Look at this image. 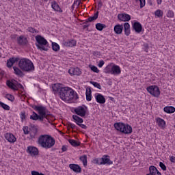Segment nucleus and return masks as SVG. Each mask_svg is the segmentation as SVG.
Segmentation results:
<instances>
[{
    "label": "nucleus",
    "instance_id": "0e129e2a",
    "mask_svg": "<svg viewBox=\"0 0 175 175\" xmlns=\"http://www.w3.org/2000/svg\"><path fill=\"white\" fill-rule=\"evenodd\" d=\"M103 5V3H102V1H100L98 3V10H99V9H100V8H102V6Z\"/></svg>",
    "mask_w": 175,
    "mask_h": 175
},
{
    "label": "nucleus",
    "instance_id": "f3484780",
    "mask_svg": "<svg viewBox=\"0 0 175 175\" xmlns=\"http://www.w3.org/2000/svg\"><path fill=\"white\" fill-rule=\"evenodd\" d=\"M17 43L19 44V46H25L27 43H28V40H27V38L24 36H21L17 38Z\"/></svg>",
    "mask_w": 175,
    "mask_h": 175
},
{
    "label": "nucleus",
    "instance_id": "7ed1b4c3",
    "mask_svg": "<svg viewBox=\"0 0 175 175\" xmlns=\"http://www.w3.org/2000/svg\"><path fill=\"white\" fill-rule=\"evenodd\" d=\"M94 163L97 165H113V161L110 160V156L105 154L101 158L94 159Z\"/></svg>",
    "mask_w": 175,
    "mask_h": 175
},
{
    "label": "nucleus",
    "instance_id": "f8f14e48",
    "mask_svg": "<svg viewBox=\"0 0 175 175\" xmlns=\"http://www.w3.org/2000/svg\"><path fill=\"white\" fill-rule=\"evenodd\" d=\"M5 138L9 143H16L17 140L14 135L10 133H5Z\"/></svg>",
    "mask_w": 175,
    "mask_h": 175
},
{
    "label": "nucleus",
    "instance_id": "a18cd8bd",
    "mask_svg": "<svg viewBox=\"0 0 175 175\" xmlns=\"http://www.w3.org/2000/svg\"><path fill=\"white\" fill-rule=\"evenodd\" d=\"M154 14L155 16H157V17H162V16H163V11L161 10H157V11H155Z\"/></svg>",
    "mask_w": 175,
    "mask_h": 175
},
{
    "label": "nucleus",
    "instance_id": "8fccbe9b",
    "mask_svg": "<svg viewBox=\"0 0 175 175\" xmlns=\"http://www.w3.org/2000/svg\"><path fill=\"white\" fill-rule=\"evenodd\" d=\"M167 17L172 18V17H174V12H173L172 10H169L167 13Z\"/></svg>",
    "mask_w": 175,
    "mask_h": 175
},
{
    "label": "nucleus",
    "instance_id": "9d476101",
    "mask_svg": "<svg viewBox=\"0 0 175 175\" xmlns=\"http://www.w3.org/2000/svg\"><path fill=\"white\" fill-rule=\"evenodd\" d=\"M27 152H28V154H30L31 157H35V155H38L39 154V150L36 147L29 146L27 147Z\"/></svg>",
    "mask_w": 175,
    "mask_h": 175
},
{
    "label": "nucleus",
    "instance_id": "79ce46f5",
    "mask_svg": "<svg viewBox=\"0 0 175 175\" xmlns=\"http://www.w3.org/2000/svg\"><path fill=\"white\" fill-rule=\"evenodd\" d=\"M0 106L1 107H2V109H3L4 110H10V107L5 103H3V102L0 101Z\"/></svg>",
    "mask_w": 175,
    "mask_h": 175
},
{
    "label": "nucleus",
    "instance_id": "052dcab7",
    "mask_svg": "<svg viewBox=\"0 0 175 175\" xmlns=\"http://www.w3.org/2000/svg\"><path fill=\"white\" fill-rule=\"evenodd\" d=\"M62 152H65V151H68V146L63 145L62 147Z\"/></svg>",
    "mask_w": 175,
    "mask_h": 175
},
{
    "label": "nucleus",
    "instance_id": "bf43d9fd",
    "mask_svg": "<svg viewBox=\"0 0 175 175\" xmlns=\"http://www.w3.org/2000/svg\"><path fill=\"white\" fill-rule=\"evenodd\" d=\"M103 65H105V61L100 60L98 64V67L102 68V66H103Z\"/></svg>",
    "mask_w": 175,
    "mask_h": 175
},
{
    "label": "nucleus",
    "instance_id": "e2e57ef3",
    "mask_svg": "<svg viewBox=\"0 0 175 175\" xmlns=\"http://www.w3.org/2000/svg\"><path fill=\"white\" fill-rule=\"evenodd\" d=\"M78 125H79V126L82 128V129H87V126L85 124H83L81 123H79V124H78Z\"/></svg>",
    "mask_w": 175,
    "mask_h": 175
},
{
    "label": "nucleus",
    "instance_id": "423d86ee",
    "mask_svg": "<svg viewBox=\"0 0 175 175\" xmlns=\"http://www.w3.org/2000/svg\"><path fill=\"white\" fill-rule=\"evenodd\" d=\"M55 144V139L50 135H44V148H51Z\"/></svg>",
    "mask_w": 175,
    "mask_h": 175
},
{
    "label": "nucleus",
    "instance_id": "603ef678",
    "mask_svg": "<svg viewBox=\"0 0 175 175\" xmlns=\"http://www.w3.org/2000/svg\"><path fill=\"white\" fill-rule=\"evenodd\" d=\"M27 31L31 33H38V30L33 29V27H28Z\"/></svg>",
    "mask_w": 175,
    "mask_h": 175
},
{
    "label": "nucleus",
    "instance_id": "de8ad7c7",
    "mask_svg": "<svg viewBox=\"0 0 175 175\" xmlns=\"http://www.w3.org/2000/svg\"><path fill=\"white\" fill-rule=\"evenodd\" d=\"M111 68H113V66L108 65L105 67V68L104 69L105 70V73H111Z\"/></svg>",
    "mask_w": 175,
    "mask_h": 175
},
{
    "label": "nucleus",
    "instance_id": "f257e3e1",
    "mask_svg": "<svg viewBox=\"0 0 175 175\" xmlns=\"http://www.w3.org/2000/svg\"><path fill=\"white\" fill-rule=\"evenodd\" d=\"M18 68H20L23 72H27L28 73L33 72L35 70V66L32 61L27 58H22L18 62Z\"/></svg>",
    "mask_w": 175,
    "mask_h": 175
},
{
    "label": "nucleus",
    "instance_id": "aec40b11",
    "mask_svg": "<svg viewBox=\"0 0 175 175\" xmlns=\"http://www.w3.org/2000/svg\"><path fill=\"white\" fill-rule=\"evenodd\" d=\"M98 17H99V11H97L93 16H90L87 20L85 21L83 24H87L88 23H92V21H95V20H97Z\"/></svg>",
    "mask_w": 175,
    "mask_h": 175
},
{
    "label": "nucleus",
    "instance_id": "412c9836",
    "mask_svg": "<svg viewBox=\"0 0 175 175\" xmlns=\"http://www.w3.org/2000/svg\"><path fill=\"white\" fill-rule=\"evenodd\" d=\"M62 84L61 83H54L52 85V89L54 92V94H59V92L61 91V88H62Z\"/></svg>",
    "mask_w": 175,
    "mask_h": 175
},
{
    "label": "nucleus",
    "instance_id": "a19ab883",
    "mask_svg": "<svg viewBox=\"0 0 175 175\" xmlns=\"http://www.w3.org/2000/svg\"><path fill=\"white\" fill-rule=\"evenodd\" d=\"M44 122H45V125L46 126H49V125H53V123H51V122H50V120H49V118H47V116H46V109L44 110Z\"/></svg>",
    "mask_w": 175,
    "mask_h": 175
},
{
    "label": "nucleus",
    "instance_id": "39448f33",
    "mask_svg": "<svg viewBox=\"0 0 175 175\" xmlns=\"http://www.w3.org/2000/svg\"><path fill=\"white\" fill-rule=\"evenodd\" d=\"M146 90L154 98H159V95H161V91L159 90V88L157 85H151L148 86L146 88Z\"/></svg>",
    "mask_w": 175,
    "mask_h": 175
},
{
    "label": "nucleus",
    "instance_id": "7c9ffc66",
    "mask_svg": "<svg viewBox=\"0 0 175 175\" xmlns=\"http://www.w3.org/2000/svg\"><path fill=\"white\" fill-rule=\"evenodd\" d=\"M92 92L91 91V88H86V100H88V102H91L92 99Z\"/></svg>",
    "mask_w": 175,
    "mask_h": 175
},
{
    "label": "nucleus",
    "instance_id": "c756f323",
    "mask_svg": "<svg viewBox=\"0 0 175 175\" xmlns=\"http://www.w3.org/2000/svg\"><path fill=\"white\" fill-rule=\"evenodd\" d=\"M124 28L126 36H129L131 35V25L129 23H125L124 24Z\"/></svg>",
    "mask_w": 175,
    "mask_h": 175
},
{
    "label": "nucleus",
    "instance_id": "20e7f679",
    "mask_svg": "<svg viewBox=\"0 0 175 175\" xmlns=\"http://www.w3.org/2000/svg\"><path fill=\"white\" fill-rule=\"evenodd\" d=\"M6 85L13 91H18V88H21V90H23V88H24V86H23L21 83H18L17 81L14 79L8 80L6 81Z\"/></svg>",
    "mask_w": 175,
    "mask_h": 175
},
{
    "label": "nucleus",
    "instance_id": "2f4dec72",
    "mask_svg": "<svg viewBox=\"0 0 175 175\" xmlns=\"http://www.w3.org/2000/svg\"><path fill=\"white\" fill-rule=\"evenodd\" d=\"M156 122L160 128H165V125H166V122L161 118H157Z\"/></svg>",
    "mask_w": 175,
    "mask_h": 175
},
{
    "label": "nucleus",
    "instance_id": "49530a36",
    "mask_svg": "<svg viewBox=\"0 0 175 175\" xmlns=\"http://www.w3.org/2000/svg\"><path fill=\"white\" fill-rule=\"evenodd\" d=\"M135 2H139L140 5V8H144L146 6V0H135Z\"/></svg>",
    "mask_w": 175,
    "mask_h": 175
},
{
    "label": "nucleus",
    "instance_id": "72a5a7b5",
    "mask_svg": "<svg viewBox=\"0 0 175 175\" xmlns=\"http://www.w3.org/2000/svg\"><path fill=\"white\" fill-rule=\"evenodd\" d=\"M72 118L74 120H75L77 125H79V124H83V122H84L83 118L79 117L77 115H73Z\"/></svg>",
    "mask_w": 175,
    "mask_h": 175
},
{
    "label": "nucleus",
    "instance_id": "69168bd1",
    "mask_svg": "<svg viewBox=\"0 0 175 175\" xmlns=\"http://www.w3.org/2000/svg\"><path fill=\"white\" fill-rule=\"evenodd\" d=\"M144 51H146V53H148V44H144Z\"/></svg>",
    "mask_w": 175,
    "mask_h": 175
},
{
    "label": "nucleus",
    "instance_id": "4468645a",
    "mask_svg": "<svg viewBox=\"0 0 175 175\" xmlns=\"http://www.w3.org/2000/svg\"><path fill=\"white\" fill-rule=\"evenodd\" d=\"M118 18L120 21H129L131 20V15L125 13L119 14L118 15Z\"/></svg>",
    "mask_w": 175,
    "mask_h": 175
},
{
    "label": "nucleus",
    "instance_id": "473e14b6",
    "mask_svg": "<svg viewBox=\"0 0 175 175\" xmlns=\"http://www.w3.org/2000/svg\"><path fill=\"white\" fill-rule=\"evenodd\" d=\"M51 8L55 10V12H62V10H61V7L57 3V2L54 1L51 4Z\"/></svg>",
    "mask_w": 175,
    "mask_h": 175
},
{
    "label": "nucleus",
    "instance_id": "f704fd0d",
    "mask_svg": "<svg viewBox=\"0 0 175 175\" xmlns=\"http://www.w3.org/2000/svg\"><path fill=\"white\" fill-rule=\"evenodd\" d=\"M163 110L165 113H168V114H172V113H174L175 108L174 107H172V106L165 107Z\"/></svg>",
    "mask_w": 175,
    "mask_h": 175
},
{
    "label": "nucleus",
    "instance_id": "5701e85b",
    "mask_svg": "<svg viewBox=\"0 0 175 175\" xmlns=\"http://www.w3.org/2000/svg\"><path fill=\"white\" fill-rule=\"evenodd\" d=\"M43 119L42 116L38 115L35 111H33L32 115L30 116V120H33V121H43Z\"/></svg>",
    "mask_w": 175,
    "mask_h": 175
},
{
    "label": "nucleus",
    "instance_id": "2eb2a0df",
    "mask_svg": "<svg viewBox=\"0 0 175 175\" xmlns=\"http://www.w3.org/2000/svg\"><path fill=\"white\" fill-rule=\"evenodd\" d=\"M20 61V58L18 57H10L7 60V68H12L16 62H18Z\"/></svg>",
    "mask_w": 175,
    "mask_h": 175
},
{
    "label": "nucleus",
    "instance_id": "1a4fd4ad",
    "mask_svg": "<svg viewBox=\"0 0 175 175\" xmlns=\"http://www.w3.org/2000/svg\"><path fill=\"white\" fill-rule=\"evenodd\" d=\"M32 109L36 110V111H38L39 116H41L42 118H44V107L40 105H33Z\"/></svg>",
    "mask_w": 175,
    "mask_h": 175
},
{
    "label": "nucleus",
    "instance_id": "b1692460",
    "mask_svg": "<svg viewBox=\"0 0 175 175\" xmlns=\"http://www.w3.org/2000/svg\"><path fill=\"white\" fill-rule=\"evenodd\" d=\"M96 103H100V105H103L106 103V98H105V96L100 94L96 96Z\"/></svg>",
    "mask_w": 175,
    "mask_h": 175
},
{
    "label": "nucleus",
    "instance_id": "3c124183",
    "mask_svg": "<svg viewBox=\"0 0 175 175\" xmlns=\"http://www.w3.org/2000/svg\"><path fill=\"white\" fill-rule=\"evenodd\" d=\"M90 68L92 72H94L95 73H99V69H98V67L95 66H92Z\"/></svg>",
    "mask_w": 175,
    "mask_h": 175
},
{
    "label": "nucleus",
    "instance_id": "4d7b16f0",
    "mask_svg": "<svg viewBox=\"0 0 175 175\" xmlns=\"http://www.w3.org/2000/svg\"><path fill=\"white\" fill-rule=\"evenodd\" d=\"M80 3H81V1L77 0V1H74L72 6H75V5H77V6H80Z\"/></svg>",
    "mask_w": 175,
    "mask_h": 175
},
{
    "label": "nucleus",
    "instance_id": "cd10ccee",
    "mask_svg": "<svg viewBox=\"0 0 175 175\" xmlns=\"http://www.w3.org/2000/svg\"><path fill=\"white\" fill-rule=\"evenodd\" d=\"M114 128L116 131L122 133V130L125 128V124L121 122H116L114 124Z\"/></svg>",
    "mask_w": 175,
    "mask_h": 175
},
{
    "label": "nucleus",
    "instance_id": "680f3d73",
    "mask_svg": "<svg viewBox=\"0 0 175 175\" xmlns=\"http://www.w3.org/2000/svg\"><path fill=\"white\" fill-rule=\"evenodd\" d=\"M170 161L172 163H175V157L174 156L170 157Z\"/></svg>",
    "mask_w": 175,
    "mask_h": 175
},
{
    "label": "nucleus",
    "instance_id": "09e8293b",
    "mask_svg": "<svg viewBox=\"0 0 175 175\" xmlns=\"http://www.w3.org/2000/svg\"><path fill=\"white\" fill-rule=\"evenodd\" d=\"M20 117H21V122H24V120H25V118H27V116L25 115V111L21 112L20 114Z\"/></svg>",
    "mask_w": 175,
    "mask_h": 175
},
{
    "label": "nucleus",
    "instance_id": "4be33fe9",
    "mask_svg": "<svg viewBox=\"0 0 175 175\" xmlns=\"http://www.w3.org/2000/svg\"><path fill=\"white\" fill-rule=\"evenodd\" d=\"M76 40H70L67 41H63L62 44L66 47H75L76 46Z\"/></svg>",
    "mask_w": 175,
    "mask_h": 175
},
{
    "label": "nucleus",
    "instance_id": "774afa93",
    "mask_svg": "<svg viewBox=\"0 0 175 175\" xmlns=\"http://www.w3.org/2000/svg\"><path fill=\"white\" fill-rule=\"evenodd\" d=\"M16 38H17V35L16 34L11 35V39H16Z\"/></svg>",
    "mask_w": 175,
    "mask_h": 175
},
{
    "label": "nucleus",
    "instance_id": "393cba45",
    "mask_svg": "<svg viewBox=\"0 0 175 175\" xmlns=\"http://www.w3.org/2000/svg\"><path fill=\"white\" fill-rule=\"evenodd\" d=\"M124 30V26L122 25H116L114 27V32L117 35H121Z\"/></svg>",
    "mask_w": 175,
    "mask_h": 175
},
{
    "label": "nucleus",
    "instance_id": "a878e982",
    "mask_svg": "<svg viewBox=\"0 0 175 175\" xmlns=\"http://www.w3.org/2000/svg\"><path fill=\"white\" fill-rule=\"evenodd\" d=\"M111 75H121V68L117 65H113L111 68Z\"/></svg>",
    "mask_w": 175,
    "mask_h": 175
},
{
    "label": "nucleus",
    "instance_id": "37998d69",
    "mask_svg": "<svg viewBox=\"0 0 175 175\" xmlns=\"http://www.w3.org/2000/svg\"><path fill=\"white\" fill-rule=\"evenodd\" d=\"M90 84H92V85H94V87H96V88H98V90H102L100 83H98V82L90 81Z\"/></svg>",
    "mask_w": 175,
    "mask_h": 175
},
{
    "label": "nucleus",
    "instance_id": "f03ea898",
    "mask_svg": "<svg viewBox=\"0 0 175 175\" xmlns=\"http://www.w3.org/2000/svg\"><path fill=\"white\" fill-rule=\"evenodd\" d=\"M59 96L62 100H72L75 99V90L69 87H63L59 92Z\"/></svg>",
    "mask_w": 175,
    "mask_h": 175
},
{
    "label": "nucleus",
    "instance_id": "c9c22d12",
    "mask_svg": "<svg viewBox=\"0 0 175 175\" xmlns=\"http://www.w3.org/2000/svg\"><path fill=\"white\" fill-rule=\"evenodd\" d=\"M38 144L39 146H41V147L44 148V135H42L38 137Z\"/></svg>",
    "mask_w": 175,
    "mask_h": 175
},
{
    "label": "nucleus",
    "instance_id": "9b49d317",
    "mask_svg": "<svg viewBox=\"0 0 175 175\" xmlns=\"http://www.w3.org/2000/svg\"><path fill=\"white\" fill-rule=\"evenodd\" d=\"M30 139H35L38 135V127L36 126H31L29 128Z\"/></svg>",
    "mask_w": 175,
    "mask_h": 175
},
{
    "label": "nucleus",
    "instance_id": "e433bc0d",
    "mask_svg": "<svg viewBox=\"0 0 175 175\" xmlns=\"http://www.w3.org/2000/svg\"><path fill=\"white\" fill-rule=\"evenodd\" d=\"M106 27H107L106 25L103 23L96 24V29H97V31H103V29H105Z\"/></svg>",
    "mask_w": 175,
    "mask_h": 175
},
{
    "label": "nucleus",
    "instance_id": "4c0bfd02",
    "mask_svg": "<svg viewBox=\"0 0 175 175\" xmlns=\"http://www.w3.org/2000/svg\"><path fill=\"white\" fill-rule=\"evenodd\" d=\"M80 161L83 163V166H87L88 161H87V155H83L79 157Z\"/></svg>",
    "mask_w": 175,
    "mask_h": 175
},
{
    "label": "nucleus",
    "instance_id": "6ab92c4d",
    "mask_svg": "<svg viewBox=\"0 0 175 175\" xmlns=\"http://www.w3.org/2000/svg\"><path fill=\"white\" fill-rule=\"evenodd\" d=\"M133 28L137 33H140L143 29V26L139 22H135L133 25Z\"/></svg>",
    "mask_w": 175,
    "mask_h": 175
},
{
    "label": "nucleus",
    "instance_id": "ea45409f",
    "mask_svg": "<svg viewBox=\"0 0 175 175\" xmlns=\"http://www.w3.org/2000/svg\"><path fill=\"white\" fill-rule=\"evenodd\" d=\"M52 49L53 51H59V45L57 42H52Z\"/></svg>",
    "mask_w": 175,
    "mask_h": 175
},
{
    "label": "nucleus",
    "instance_id": "6e6d98bb",
    "mask_svg": "<svg viewBox=\"0 0 175 175\" xmlns=\"http://www.w3.org/2000/svg\"><path fill=\"white\" fill-rule=\"evenodd\" d=\"M23 129L25 135H28L29 133V131H28V126H24Z\"/></svg>",
    "mask_w": 175,
    "mask_h": 175
},
{
    "label": "nucleus",
    "instance_id": "c03bdc74",
    "mask_svg": "<svg viewBox=\"0 0 175 175\" xmlns=\"http://www.w3.org/2000/svg\"><path fill=\"white\" fill-rule=\"evenodd\" d=\"M5 98L8 100H10V102H14V96L12 94H6Z\"/></svg>",
    "mask_w": 175,
    "mask_h": 175
},
{
    "label": "nucleus",
    "instance_id": "13d9d810",
    "mask_svg": "<svg viewBox=\"0 0 175 175\" xmlns=\"http://www.w3.org/2000/svg\"><path fill=\"white\" fill-rule=\"evenodd\" d=\"M31 175H44L42 173H40L38 171H31Z\"/></svg>",
    "mask_w": 175,
    "mask_h": 175
},
{
    "label": "nucleus",
    "instance_id": "ddd939ff",
    "mask_svg": "<svg viewBox=\"0 0 175 175\" xmlns=\"http://www.w3.org/2000/svg\"><path fill=\"white\" fill-rule=\"evenodd\" d=\"M68 73L71 75V76H80L81 75V70L79 68H71L68 70Z\"/></svg>",
    "mask_w": 175,
    "mask_h": 175
},
{
    "label": "nucleus",
    "instance_id": "0eeeda50",
    "mask_svg": "<svg viewBox=\"0 0 175 175\" xmlns=\"http://www.w3.org/2000/svg\"><path fill=\"white\" fill-rule=\"evenodd\" d=\"M36 46L38 50L40 51H44V38L42 37L40 35L36 36Z\"/></svg>",
    "mask_w": 175,
    "mask_h": 175
},
{
    "label": "nucleus",
    "instance_id": "c85d7f7f",
    "mask_svg": "<svg viewBox=\"0 0 175 175\" xmlns=\"http://www.w3.org/2000/svg\"><path fill=\"white\" fill-rule=\"evenodd\" d=\"M122 133H124L125 135L132 133V126L129 124H124V128H123Z\"/></svg>",
    "mask_w": 175,
    "mask_h": 175
},
{
    "label": "nucleus",
    "instance_id": "58836bf2",
    "mask_svg": "<svg viewBox=\"0 0 175 175\" xmlns=\"http://www.w3.org/2000/svg\"><path fill=\"white\" fill-rule=\"evenodd\" d=\"M68 142L73 147H79V146H80V142H78L77 141H76L75 139H68Z\"/></svg>",
    "mask_w": 175,
    "mask_h": 175
},
{
    "label": "nucleus",
    "instance_id": "bb28decb",
    "mask_svg": "<svg viewBox=\"0 0 175 175\" xmlns=\"http://www.w3.org/2000/svg\"><path fill=\"white\" fill-rule=\"evenodd\" d=\"M13 69L14 75H16L18 77H24V72H23L21 68L17 66H14Z\"/></svg>",
    "mask_w": 175,
    "mask_h": 175
},
{
    "label": "nucleus",
    "instance_id": "864d4df0",
    "mask_svg": "<svg viewBox=\"0 0 175 175\" xmlns=\"http://www.w3.org/2000/svg\"><path fill=\"white\" fill-rule=\"evenodd\" d=\"M67 126H68V128H71L72 129H76V128H77V126H76L75 124L70 123V122H68L67 123Z\"/></svg>",
    "mask_w": 175,
    "mask_h": 175
},
{
    "label": "nucleus",
    "instance_id": "6e6552de",
    "mask_svg": "<svg viewBox=\"0 0 175 175\" xmlns=\"http://www.w3.org/2000/svg\"><path fill=\"white\" fill-rule=\"evenodd\" d=\"M87 107L85 105L79 106L74 109V111L77 116H79L80 117H85V114H87Z\"/></svg>",
    "mask_w": 175,
    "mask_h": 175
},
{
    "label": "nucleus",
    "instance_id": "dca6fc26",
    "mask_svg": "<svg viewBox=\"0 0 175 175\" xmlns=\"http://www.w3.org/2000/svg\"><path fill=\"white\" fill-rule=\"evenodd\" d=\"M149 174H147L146 175H162L159 171H158V169H157V167L154 165H150L149 167Z\"/></svg>",
    "mask_w": 175,
    "mask_h": 175
},
{
    "label": "nucleus",
    "instance_id": "5fc2aeb1",
    "mask_svg": "<svg viewBox=\"0 0 175 175\" xmlns=\"http://www.w3.org/2000/svg\"><path fill=\"white\" fill-rule=\"evenodd\" d=\"M159 167H161V169L162 170H163V172L166 171V165L163 163L160 162L159 163Z\"/></svg>",
    "mask_w": 175,
    "mask_h": 175
},
{
    "label": "nucleus",
    "instance_id": "a211bd4d",
    "mask_svg": "<svg viewBox=\"0 0 175 175\" xmlns=\"http://www.w3.org/2000/svg\"><path fill=\"white\" fill-rule=\"evenodd\" d=\"M69 167L75 173H81V167L78 164H70Z\"/></svg>",
    "mask_w": 175,
    "mask_h": 175
},
{
    "label": "nucleus",
    "instance_id": "338daca9",
    "mask_svg": "<svg viewBox=\"0 0 175 175\" xmlns=\"http://www.w3.org/2000/svg\"><path fill=\"white\" fill-rule=\"evenodd\" d=\"M44 47H49V42L46 39L44 40Z\"/></svg>",
    "mask_w": 175,
    "mask_h": 175
}]
</instances>
